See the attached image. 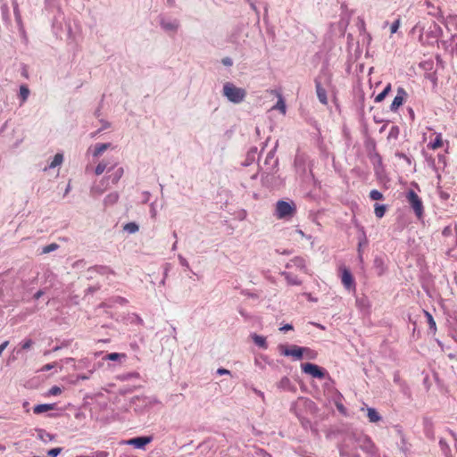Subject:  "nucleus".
Masks as SVG:
<instances>
[{
	"label": "nucleus",
	"instance_id": "f257e3e1",
	"mask_svg": "<svg viewBox=\"0 0 457 457\" xmlns=\"http://www.w3.org/2000/svg\"><path fill=\"white\" fill-rule=\"evenodd\" d=\"M353 444H356L359 448L370 454L376 453V446L370 437L363 434L351 433L345 436L343 444L339 446L340 456H347L348 450Z\"/></svg>",
	"mask_w": 457,
	"mask_h": 457
},
{
	"label": "nucleus",
	"instance_id": "f03ea898",
	"mask_svg": "<svg viewBox=\"0 0 457 457\" xmlns=\"http://www.w3.org/2000/svg\"><path fill=\"white\" fill-rule=\"evenodd\" d=\"M222 95L228 101L237 104L245 101L247 93L245 88L238 87L232 82H226L223 85Z\"/></svg>",
	"mask_w": 457,
	"mask_h": 457
},
{
	"label": "nucleus",
	"instance_id": "7ed1b4c3",
	"mask_svg": "<svg viewBox=\"0 0 457 457\" xmlns=\"http://www.w3.org/2000/svg\"><path fill=\"white\" fill-rule=\"evenodd\" d=\"M296 212V205L293 201L279 200L276 204L275 216L279 220H289Z\"/></svg>",
	"mask_w": 457,
	"mask_h": 457
},
{
	"label": "nucleus",
	"instance_id": "20e7f679",
	"mask_svg": "<svg viewBox=\"0 0 457 457\" xmlns=\"http://www.w3.org/2000/svg\"><path fill=\"white\" fill-rule=\"evenodd\" d=\"M443 30L441 27L435 21L431 22L426 31H421L420 41L422 44L432 45L438 37H441Z\"/></svg>",
	"mask_w": 457,
	"mask_h": 457
},
{
	"label": "nucleus",
	"instance_id": "39448f33",
	"mask_svg": "<svg viewBox=\"0 0 457 457\" xmlns=\"http://www.w3.org/2000/svg\"><path fill=\"white\" fill-rule=\"evenodd\" d=\"M406 200L413 210L416 217L419 220L422 219L424 214V206L421 198L412 189H410L406 193Z\"/></svg>",
	"mask_w": 457,
	"mask_h": 457
},
{
	"label": "nucleus",
	"instance_id": "423d86ee",
	"mask_svg": "<svg viewBox=\"0 0 457 457\" xmlns=\"http://www.w3.org/2000/svg\"><path fill=\"white\" fill-rule=\"evenodd\" d=\"M278 350L280 353L284 356H292L295 360H301L303 357L304 347H301L295 345H291L290 347L286 345H279Z\"/></svg>",
	"mask_w": 457,
	"mask_h": 457
},
{
	"label": "nucleus",
	"instance_id": "0eeeda50",
	"mask_svg": "<svg viewBox=\"0 0 457 457\" xmlns=\"http://www.w3.org/2000/svg\"><path fill=\"white\" fill-rule=\"evenodd\" d=\"M301 368L304 373L309 374L312 377L317 378H324L327 374L325 370H323L322 368H320V366H318L316 364L310 363V362L303 363L301 365Z\"/></svg>",
	"mask_w": 457,
	"mask_h": 457
},
{
	"label": "nucleus",
	"instance_id": "6e6552de",
	"mask_svg": "<svg viewBox=\"0 0 457 457\" xmlns=\"http://www.w3.org/2000/svg\"><path fill=\"white\" fill-rule=\"evenodd\" d=\"M277 165L278 159L275 158V153L273 150H271L267 154L263 164L261 167L262 169L265 170V172L272 173L276 170Z\"/></svg>",
	"mask_w": 457,
	"mask_h": 457
},
{
	"label": "nucleus",
	"instance_id": "1a4fd4ad",
	"mask_svg": "<svg viewBox=\"0 0 457 457\" xmlns=\"http://www.w3.org/2000/svg\"><path fill=\"white\" fill-rule=\"evenodd\" d=\"M407 96L406 91L403 87L397 88V94L395 96L391 105L390 110L392 112H396L398 108L403 104L404 98Z\"/></svg>",
	"mask_w": 457,
	"mask_h": 457
},
{
	"label": "nucleus",
	"instance_id": "9d476101",
	"mask_svg": "<svg viewBox=\"0 0 457 457\" xmlns=\"http://www.w3.org/2000/svg\"><path fill=\"white\" fill-rule=\"evenodd\" d=\"M152 441V437L150 436H138L132 439H129L127 444L132 445L136 448L141 449L144 448L147 444Z\"/></svg>",
	"mask_w": 457,
	"mask_h": 457
},
{
	"label": "nucleus",
	"instance_id": "9b49d317",
	"mask_svg": "<svg viewBox=\"0 0 457 457\" xmlns=\"http://www.w3.org/2000/svg\"><path fill=\"white\" fill-rule=\"evenodd\" d=\"M342 283L347 289H354L355 284L351 272L347 269H344L342 272Z\"/></svg>",
	"mask_w": 457,
	"mask_h": 457
},
{
	"label": "nucleus",
	"instance_id": "f8f14e48",
	"mask_svg": "<svg viewBox=\"0 0 457 457\" xmlns=\"http://www.w3.org/2000/svg\"><path fill=\"white\" fill-rule=\"evenodd\" d=\"M124 170L122 167H119L115 169L112 173L108 178H104L101 181V184H104L108 179H111L113 185L117 184L120 178L123 176Z\"/></svg>",
	"mask_w": 457,
	"mask_h": 457
},
{
	"label": "nucleus",
	"instance_id": "ddd939ff",
	"mask_svg": "<svg viewBox=\"0 0 457 457\" xmlns=\"http://www.w3.org/2000/svg\"><path fill=\"white\" fill-rule=\"evenodd\" d=\"M315 87H316L317 96H318L320 102L323 104H328L327 92H326V89L321 86V83L319 80V79H315Z\"/></svg>",
	"mask_w": 457,
	"mask_h": 457
},
{
	"label": "nucleus",
	"instance_id": "4468645a",
	"mask_svg": "<svg viewBox=\"0 0 457 457\" xmlns=\"http://www.w3.org/2000/svg\"><path fill=\"white\" fill-rule=\"evenodd\" d=\"M278 387L282 390L295 392V386L291 383L287 377H283L278 383Z\"/></svg>",
	"mask_w": 457,
	"mask_h": 457
},
{
	"label": "nucleus",
	"instance_id": "2eb2a0df",
	"mask_svg": "<svg viewBox=\"0 0 457 457\" xmlns=\"http://www.w3.org/2000/svg\"><path fill=\"white\" fill-rule=\"evenodd\" d=\"M179 23L178 21H165L162 20L161 21V27L165 31L176 32L179 29Z\"/></svg>",
	"mask_w": 457,
	"mask_h": 457
},
{
	"label": "nucleus",
	"instance_id": "dca6fc26",
	"mask_svg": "<svg viewBox=\"0 0 457 457\" xmlns=\"http://www.w3.org/2000/svg\"><path fill=\"white\" fill-rule=\"evenodd\" d=\"M292 266H295L296 268L303 270L307 273L306 264L304 259L301 257H295L290 261L289 263L286 265L287 268H290Z\"/></svg>",
	"mask_w": 457,
	"mask_h": 457
},
{
	"label": "nucleus",
	"instance_id": "f3484780",
	"mask_svg": "<svg viewBox=\"0 0 457 457\" xmlns=\"http://www.w3.org/2000/svg\"><path fill=\"white\" fill-rule=\"evenodd\" d=\"M281 276L285 278L288 285L299 286L302 284V281L297 278V276L290 272L283 271L281 272Z\"/></svg>",
	"mask_w": 457,
	"mask_h": 457
},
{
	"label": "nucleus",
	"instance_id": "a211bd4d",
	"mask_svg": "<svg viewBox=\"0 0 457 457\" xmlns=\"http://www.w3.org/2000/svg\"><path fill=\"white\" fill-rule=\"evenodd\" d=\"M111 146H112V145L110 143L96 144L94 147L93 156L94 157L100 156L101 154H103L104 152H105Z\"/></svg>",
	"mask_w": 457,
	"mask_h": 457
},
{
	"label": "nucleus",
	"instance_id": "6ab92c4d",
	"mask_svg": "<svg viewBox=\"0 0 457 457\" xmlns=\"http://www.w3.org/2000/svg\"><path fill=\"white\" fill-rule=\"evenodd\" d=\"M54 407L55 404L50 403L37 404L33 408V411L35 414H41L43 412L54 410Z\"/></svg>",
	"mask_w": 457,
	"mask_h": 457
},
{
	"label": "nucleus",
	"instance_id": "aec40b11",
	"mask_svg": "<svg viewBox=\"0 0 457 457\" xmlns=\"http://www.w3.org/2000/svg\"><path fill=\"white\" fill-rule=\"evenodd\" d=\"M252 338L256 345L262 349H267L268 344L266 342V338L262 336H259L257 334H253Z\"/></svg>",
	"mask_w": 457,
	"mask_h": 457
},
{
	"label": "nucleus",
	"instance_id": "412c9836",
	"mask_svg": "<svg viewBox=\"0 0 457 457\" xmlns=\"http://www.w3.org/2000/svg\"><path fill=\"white\" fill-rule=\"evenodd\" d=\"M119 194L117 192H112L108 194L104 200L105 205H112L119 200Z\"/></svg>",
	"mask_w": 457,
	"mask_h": 457
},
{
	"label": "nucleus",
	"instance_id": "4be33fe9",
	"mask_svg": "<svg viewBox=\"0 0 457 457\" xmlns=\"http://www.w3.org/2000/svg\"><path fill=\"white\" fill-rule=\"evenodd\" d=\"M29 96V89L26 85H21L20 87V94L19 97L21 98V104L25 103Z\"/></svg>",
	"mask_w": 457,
	"mask_h": 457
},
{
	"label": "nucleus",
	"instance_id": "5701e85b",
	"mask_svg": "<svg viewBox=\"0 0 457 457\" xmlns=\"http://www.w3.org/2000/svg\"><path fill=\"white\" fill-rule=\"evenodd\" d=\"M442 145H443L442 134L437 133L435 141L429 143L428 145V147L432 150H436V149L440 148Z\"/></svg>",
	"mask_w": 457,
	"mask_h": 457
},
{
	"label": "nucleus",
	"instance_id": "b1692460",
	"mask_svg": "<svg viewBox=\"0 0 457 457\" xmlns=\"http://www.w3.org/2000/svg\"><path fill=\"white\" fill-rule=\"evenodd\" d=\"M424 426H425V434H426L427 437H428L429 439H434L435 434H434L432 422L426 420L424 422Z\"/></svg>",
	"mask_w": 457,
	"mask_h": 457
},
{
	"label": "nucleus",
	"instance_id": "393cba45",
	"mask_svg": "<svg viewBox=\"0 0 457 457\" xmlns=\"http://www.w3.org/2000/svg\"><path fill=\"white\" fill-rule=\"evenodd\" d=\"M367 415L370 422H378L381 420V416L374 408H368Z\"/></svg>",
	"mask_w": 457,
	"mask_h": 457
},
{
	"label": "nucleus",
	"instance_id": "a878e982",
	"mask_svg": "<svg viewBox=\"0 0 457 457\" xmlns=\"http://www.w3.org/2000/svg\"><path fill=\"white\" fill-rule=\"evenodd\" d=\"M37 436L40 440L43 442L52 441L54 438V436L46 432L44 429H38L37 430Z\"/></svg>",
	"mask_w": 457,
	"mask_h": 457
},
{
	"label": "nucleus",
	"instance_id": "bb28decb",
	"mask_svg": "<svg viewBox=\"0 0 457 457\" xmlns=\"http://www.w3.org/2000/svg\"><path fill=\"white\" fill-rule=\"evenodd\" d=\"M63 162V155L62 154H56L53 159V161L49 163L47 166L48 169H54L59 165H61Z\"/></svg>",
	"mask_w": 457,
	"mask_h": 457
},
{
	"label": "nucleus",
	"instance_id": "cd10ccee",
	"mask_svg": "<svg viewBox=\"0 0 457 457\" xmlns=\"http://www.w3.org/2000/svg\"><path fill=\"white\" fill-rule=\"evenodd\" d=\"M273 109L280 111V112L283 114L286 113V110H287L286 103L281 95H278V100L277 104H275V106L273 107Z\"/></svg>",
	"mask_w": 457,
	"mask_h": 457
},
{
	"label": "nucleus",
	"instance_id": "c85d7f7f",
	"mask_svg": "<svg viewBox=\"0 0 457 457\" xmlns=\"http://www.w3.org/2000/svg\"><path fill=\"white\" fill-rule=\"evenodd\" d=\"M374 207L375 215L379 219L382 218L386 213V206L384 204H376Z\"/></svg>",
	"mask_w": 457,
	"mask_h": 457
},
{
	"label": "nucleus",
	"instance_id": "c756f323",
	"mask_svg": "<svg viewBox=\"0 0 457 457\" xmlns=\"http://www.w3.org/2000/svg\"><path fill=\"white\" fill-rule=\"evenodd\" d=\"M391 91V85L388 84L382 92H380L376 97L375 102L379 103L382 102L386 96L388 95V93Z\"/></svg>",
	"mask_w": 457,
	"mask_h": 457
},
{
	"label": "nucleus",
	"instance_id": "7c9ffc66",
	"mask_svg": "<svg viewBox=\"0 0 457 457\" xmlns=\"http://www.w3.org/2000/svg\"><path fill=\"white\" fill-rule=\"evenodd\" d=\"M123 229L130 234H133L138 231L139 227L135 222H129L124 225Z\"/></svg>",
	"mask_w": 457,
	"mask_h": 457
},
{
	"label": "nucleus",
	"instance_id": "2f4dec72",
	"mask_svg": "<svg viewBox=\"0 0 457 457\" xmlns=\"http://www.w3.org/2000/svg\"><path fill=\"white\" fill-rule=\"evenodd\" d=\"M425 316L427 318L429 328L433 331V333H436V321H435L433 316L427 311H425Z\"/></svg>",
	"mask_w": 457,
	"mask_h": 457
},
{
	"label": "nucleus",
	"instance_id": "473e14b6",
	"mask_svg": "<svg viewBox=\"0 0 457 457\" xmlns=\"http://www.w3.org/2000/svg\"><path fill=\"white\" fill-rule=\"evenodd\" d=\"M58 248H59V245L58 244L52 243L50 245H47L44 246L42 248L41 253L42 254H46V253H49L51 252H54V251L57 250Z\"/></svg>",
	"mask_w": 457,
	"mask_h": 457
},
{
	"label": "nucleus",
	"instance_id": "72a5a7b5",
	"mask_svg": "<svg viewBox=\"0 0 457 457\" xmlns=\"http://www.w3.org/2000/svg\"><path fill=\"white\" fill-rule=\"evenodd\" d=\"M126 355L124 353H112L107 354L104 359L110 360V361H118L121 358H125Z\"/></svg>",
	"mask_w": 457,
	"mask_h": 457
},
{
	"label": "nucleus",
	"instance_id": "f704fd0d",
	"mask_svg": "<svg viewBox=\"0 0 457 457\" xmlns=\"http://www.w3.org/2000/svg\"><path fill=\"white\" fill-rule=\"evenodd\" d=\"M107 166L108 164L104 161H102L96 167L95 173L97 176L101 175L107 169Z\"/></svg>",
	"mask_w": 457,
	"mask_h": 457
},
{
	"label": "nucleus",
	"instance_id": "c9c22d12",
	"mask_svg": "<svg viewBox=\"0 0 457 457\" xmlns=\"http://www.w3.org/2000/svg\"><path fill=\"white\" fill-rule=\"evenodd\" d=\"M306 358L310 359V360H314L316 359L317 357V352L311 349V348H308V347H304V353Z\"/></svg>",
	"mask_w": 457,
	"mask_h": 457
},
{
	"label": "nucleus",
	"instance_id": "e433bc0d",
	"mask_svg": "<svg viewBox=\"0 0 457 457\" xmlns=\"http://www.w3.org/2000/svg\"><path fill=\"white\" fill-rule=\"evenodd\" d=\"M370 197L372 200L378 201L383 199V195L377 189H373L370 192Z\"/></svg>",
	"mask_w": 457,
	"mask_h": 457
},
{
	"label": "nucleus",
	"instance_id": "4c0bfd02",
	"mask_svg": "<svg viewBox=\"0 0 457 457\" xmlns=\"http://www.w3.org/2000/svg\"><path fill=\"white\" fill-rule=\"evenodd\" d=\"M62 448H61V447L53 448L47 452V455L49 457H57L62 453Z\"/></svg>",
	"mask_w": 457,
	"mask_h": 457
},
{
	"label": "nucleus",
	"instance_id": "58836bf2",
	"mask_svg": "<svg viewBox=\"0 0 457 457\" xmlns=\"http://www.w3.org/2000/svg\"><path fill=\"white\" fill-rule=\"evenodd\" d=\"M400 24H401V21H400V19H397L396 21H395L392 25H391V28H390V30H391V33L392 34H395L397 32L399 27H400Z\"/></svg>",
	"mask_w": 457,
	"mask_h": 457
},
{
	"label": "nucleus",
	"instance_id": "ea45409f",
	"mask_svg": "<svg viewBox=\"0 0 457 457\" xmlns=\"http://www.w3.org/2000/svg\"><path fill=\"white\" fill-rule=\"evenodd\" d=\"M33 344H34V342L31 339H27L22 342L21 349L29 350L33 345Z\"/></svg>",
	"mask_w": 457,
	"mask_h": 457
},
{
	"label": "nucleus",
	"instance_id": "a19ab883",
	"mask_svg": "<svg viewBox=\"0 0 457 457\" xmlns=\"http://www.w3.org/2000/svg\"><path fill=\"white\" fill-rule=\"evenodd\" d=\"M61 393H62V389H61L59 386H52V387L50 388V390H49V394H50L51 395H60Z\"/></svg>",
	"mask_w": 457,
	"mask_h": 457
},
{
	"label": "nucleus",
	"instance_id": "79ce46f5",
	"mask_svg": "<svg viewBox=\"0 0 457 457\" xmlns=\"http://www.w3.org/2000/svg\"><path fill=\"white\" fill-rule=\"evenodd\" d=\"M237 219H239L240 220H243L246 218L247 212L245 210H240L237 212Z\"/></svg>",
	"mask_w": 457,
	"mask_h": 457
},
{
	"label": "nucleus",
	"instance_id": "37998d69",
	"mask_svg": "<svg viewBox=\"0 0 457 457\" xmlns=\"http://www.w3.org/2000/svg\"><path fill=\"white\" fill-rule=\"evenodd\" d=\"M107 187V185L104 187V188H101L99 187H93L92 189H91V192L93 194H98V195H101L104 189Z\"/></svg>",
	"mask_w": 457,
	"mask_h": 457
},
{
	"label": "nucleus",
	"instance_id": "c03bdc74",
	"mask_svg": "<svg viewBox=\"0 0 457 457\" xmlns=\"http://www.w3.org/2000/svg\"><path fill=\"white\" fill-rule=\"evenodd\" d=\"M55 367V362L47 363L41 368V371H48Z\"/></svg>",
	"mask_w": 457,
	"mask_h": 457
},
{
	"label": "nucleus",
	"instance_id": "a18cd8bd",
	"mask_svg": "<svg viewBox=\"0 0 457 457\" xmlns=\"http://www.w3.org/2000/svg\"><path fill=\"white\" fill-rule=\"evenodd\" d=\"M179 263L186 268H189L188 262L181 255H179Z\"/></svg>",
	"mask_w": 457,
	"mask_h": 457
},
{
	"label": "nucleus",
	"instance_id": "49530a36",
	"mask_svg": "<svg viewBox=\"0 0 457 457\" xmlns=\"http://www.w3.org/2000/svg\"><path fill=\"white\" fill-rule=\"evenodd\" d=\"M221 62L225 65V66H231L233 64V62H232V59L229 58V57H225L221 60Z\"/></svg>",
	"mask_w": 457,
	"mask_h": 457
},
{
	"label": "nucleus",
	"instance_id": "de8ad7c7",
	"mask_svg": "<svg viewBox=\"0 0 457 457\" xmlns=\"http://www.w3.org/2000/svg\"><path fill=\"white\" fill-rule=\"evenodd\" d=\"M217 374L219 375H229L230 374V371L227 369H224V368H219L217 370Z\"/></svg>",
	"mask_w": 457,
	"mask_h": 457
},
{
	"label": "nucleus",
	"instance_id": "09e8293b",
	"mask_svg": "<svg viewBox=\"0 0 457 457\" xmlns=\"http://www.w3.org/2000/svg\"><path fill=\"white\" fill-rule=\"evenodd\" d=\"M336 406L337 408V410L343 413V414H345L346 413V409L345 408V406L342 404V403H336Z\"/></svg>",
	"mask_w": 457,
	"mask_h": 457
},
{
	"label": "nucleus",
	"instance_id": "8fccbe9b",
	"mask_svg": "<svg viewBox=\"0 0 457 457\" xmlns=\"http://www.w3.org/2000/svg\"><path fill=\"white\" fill-rule=\"evenodd\" d=\"M9 345V341H4L3 342L1 345H0V356L2 355L3 352L4 351V349L8 346Z\"/></svg>",
	"mask_w": 457,
	"mask_h": 457
},
{
	"label": "nucleus",
	"instance_id": "3c124183",
	"mask_svg": "<svg viewBox=\"0 0 457 457\" xmlns=\"http://www.w3.org/2000/svg\"><path fill=\"white\" fill-rule=\"evenodd\" d=\"M281 331H287L293 329V326L290 324H286L285 326L279 328Z\"/></svg>",
	"mask_w": 457,
	"mask_h": 457
},
{
	"label": "nucleus",
	"instance_id": "603ef678",
	"mask_svg": "<svg viewBox=\"0 0 457 457\" xmlns=\"http://www.w3.org/2000/svg\"><path fill=\"white\" fill-rule=\"evenodd\" d=\"M45 294V292L43 290H38L35 295H34V299L37 300L39 299L43 295Z\"/></svg>",
	"mask_w": 457,
	"mask_h": 457
},
{
	"label": "nucleus",
	"instance_id": "864d4df0",
	"mask_svg": "<svg viewBox=\"0 0 457 457\" xmlns=\"http://www.w3.org/2000/svg\"><path fill=\"white\" fill-rule=\"evenodd\" d=\"M247 3L250 4V6L252 7V9L255 10L256 9V6L255 4L252 2V0H245Z\"/></svg>",
	"mask_w": 457,
	"mask_h": 457
},
{
	"label": "nucleus",
	"instance_id": "5fc2aeb1",
	"mask_svg": "<svg viewBox=\"0 0 457 457\" xmlns=\"http://www.w3.org/2000/svg\"><path fill=\"white\" fill-rule=\"evenodd\" d=\"M360 247H361V244L359 245V250L358 251H359V260H360L361 262H362L363 259H362V254L361 253Z\"/></svg>",
	"mask_w": 457,
	"mask_h": 457
},
{
	"label": "nucleus",
	"instance_id": "6e6d98bb",
	"mask_svg": "<svg viewBox=\"0 0 457 457\" xmlns=\"http://www.w3.org/2000/svg\"><path fill=\"white\" fill-rule=\"evenodd\" d=\"M129 378H138L139 377V374L137 373V372H134V373H131L129 375Z\"/></svg>",
	"mask_w": 457,
	"mask_h": 457
},
{
	"label": "nucleus",
	"instance_id": "4d7b16f0",
	"mask_svg": "<svg viewBox=\"0 0 457 457\" xmlns=\"http://www.w3.org/2000/svg\"><path fill=\"white\" fill-rule=\"evenodd\" d=\"M395 130L397 132L398 131V128L397 127H393L390 134L392 135L393 131H395Z\"/></svg>",
	"mask_w": 457,
	"mask_h": 457
},
{
	"label": "nucleus",
	"instance_id": "13d9d810",
	"mask_svg": "<svg viewBox=\"0 0 457 457\" xmlns=\"http://www.w3.org/2000/svg\"><path fill=\"white\" fill-rule=\"evenodd\" d=\"M109 126H110V125H109V123H108V122H104V126H103V129H107V128H109Z\"/></svg>",
	"mask_w": 457,
	"mask_h": 457
},
{
	"label": "nucleus",
	"instance_id": "bf43d9fd",
	"mask_svg": "<svg viewBox=\"0 0 457 457\" xmlns=\"http://www.w3.org/2000/svg\"><path fill=\"white\" fill-rule=\"evenodd\" d=\"M174 0H168V3L170 6L174 5Z\"/></svg>",
	"mask_w": 457,
	"mask_h": 457
},
{
	"label": "nucleus",
	"instance_id": "052dcab7",
	"mask_svg": "<svg viewBox=\"0 0 457 457\" xmlns=\"http://www.w3.org/2000/svg\"><path fill=\"white\" fill-rule=\"evenodd\" d=\"M439 444L441 445H446V443L443 439H440Z\"/></svg>",
	"mask_w": 457,
	"mask_h": 457
},
{
	"label": "nucleus",
	"instance_id": "680f3d73",
	"mask_svg": "<svg viewBox=\"0 0 457 457\" xmlns=\"http://www.w3.org/2000/svg\"><path fill=\"white\" fill-rule=\"evenodd\" d=\"M60 349H61V346H55V347L53 349V351H54V352H56V351H58V350H60Z\"/></svg>",
	"mask_w": 457,
	"mask_h": 457
},
{
	"label": "nucleus",
	"instance_id": "e2e57ef3",
	"mask_svg": "<svg viewBox=\"0 0 457 457\" xmlns=\"http://www.w3.org/2000/svg\"><path fill=\"white\" fill-rule=\"evenodd\" d=\"M155 215H156V212H155V210L153 208V210H152V216H153V217H155Z\"/></svg>",
	"mask_w": 457,
	"mask_h": 457
},
{
	"label": "nucleus",
	"instance_id": "0e129e2a",
	"mask_svg": "<svg viewBox=\"0 0 457 457\" xmlns=\"http://www.w3.org/2000/svg\"><path fill=\"white\" fill-rule=\"evenodd\" d=\"M73 361V359H72V358H67V359H66V363L71 362V361Z\"/></svg>",
	"mask_w": 457,
	"mask_h": 457
},
{
	"label": "nucleus",
	"instance_id": "69168bd1",
	"mask_svg": "<svg viewBox=\"0 0 457 457\" xmlns=\"http://www.w3.org/2000/svg\"><path fill=\"white\" fill-rule=\"evenodd\" d=\"M106 456H107V453H104V452L101 453V457H106Z\"/></svg>",
	"mask_w": 457,
	"mask_h": 457
},
{
	"label": "nucleus",
	"instance_id": "338daca9",
	"mask_svg": "<svg viewBox=\"0 0 457 457\" xmlns=\"http://www.w3.org/2000/svg\"><path fill=\"white\" fill-rule=\"evenodd\" d=\"M257 394H258V395H260V396L263 397V393H262V392L258 391V392H257Z\"/></svg>",
	"mask_w": 457,
	"mask_h": 457
},
{
	"label": "nucleus",
	"instance_id": "774afa93",
	"mask_svg": "<svg viewBox=\"0 0 457 457\" xmlns=\"http://www.w3.org/2000/svg\"><path fill=\"white\" fill-rule=\"evenodd\" d=\"M263 457H271L269 453H265Z\"/></svg>",
	"mask_w": 457,
	"mask_h": 457
}]
</instances>
